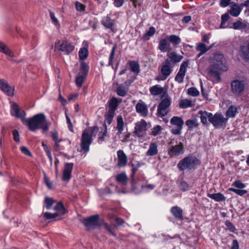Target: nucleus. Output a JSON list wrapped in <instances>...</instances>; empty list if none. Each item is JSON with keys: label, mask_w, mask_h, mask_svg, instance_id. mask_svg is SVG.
Returning a JSON list of instances; mask_svg holds the SVG:
<instances>
[{"label": "nucleus", "mask_w": 249, "mask_h": 249, "mask_svg": "<svg viewBox=\"0 0 249 249\" xmlns=\"http://www.w3.org/2000/svg\"><path fill=\"white\" fill-rule=\"evenodd\" d=\"M24 123L28 126L29 129L32 131L38 129H42L43 131H47L50 125L43 113L36 114L28 119H25Z\"/></svg>", "instance_id": "obj_2"}, {"label": "nucleus", "mask_w": 249, "mask_h": 249, "mask_svg": "<svg viewBox=\"0 0 249 249\" xmlns=\"http://www.w3.org/2000/svg\"><path fill=\"white\" fill-rule=\"evenodd\" d=\"M163 89L159 85L151 87L149 89L150 93L154 96L159 95L163 92Z\"/></svg>", "instance_id": "obj_28"}, {"label": "nucleus", "mask_w": 249, "mask_h": 249, "mask_svg": "<svg viewBox=\"0 0 249 249\" xmlns=\"http://www.w3.org/2000/svg\"><path fill=\"white\" fill-rule=\"evenodd\" d=\"M161 130V126L160 125H157L152 128L151 134L152 135L156 136L159 134Z\"/></svg>", "instance_id": "obj_57"}, {"label": "nucleus", "mask_w": 249, "mask_h": 249, "mask_svg": "<svg viewBox=\"0 0 249 249\" xmlns=\"http://www.w3.org/2000/svg\"><path fill=\"white\" fill-rule=\"evenodd\" d=\"M75 8L77 11L83 12L85 10L86 6L79 1H76Z\"/></svg>", "instance_id": "obj_58"}, {"label": "nucleus", "mask_w": 249, "mask_h": 249, "mask_svg": "<svg viewBox=\"0 0 249 249\" xmlns=\"http://www.w3.org/2000/svg\"><path fill=\"white\" fill-rule=\"evenodd\" d=\"M188 94L193 96H197L199 95V91L195 88H190L188 89Z\"/></svg>", "instance_id": "obj_56"}, {"label": "nucleus", "mask_w": 249, "mask_h": 249, "mask_svg": "<svg viewBox=\"0 0 249 249\" xmlns=\"http://www.w3.org/2000/svg\"><path fill=\"white\" fill-rule=\"evenodd\" d=\"M229 190L235 193L236 194L240 196H243L247 193V191L245 190L236 189L232 188H230Z\"/></svg>", "instance_id": "obj_52"}, {"label": "nucleus", "mask_w": 249, "mask_h": 249, "mask_svg": "<svg viewBox=\"0 0 249 249\" xmlns=\"http://www.w3.org/2000/svg\"><path fill=\"white\" fill-rule=\"evenodd\" d=\"M210 48H207L206 46L203 43H199L197 44L196 50L197 51L201 52V53H205Z\"/></svg>", "instance_id": "obj_47"}, {"label": "nucleus", "mask_w": 249, "mask_h": 249, "mask_svg": "<svg viewBox=\"0 0 249 249\" xmlns=\"http://www.w3.org/2000/svg\"><path fill=\"white\" fill-rule=\"evenodd\" d=\"M117 154L118 158V166L120 167L125 166L127 162V158L125 154L122 150H119L117 151Z\"/></svg>", "instance_id": "obj_20"}, {"label": "nucleus", "mask_w": 249, "mask_h": 249, "mask_svg": "<svg viewBox=\"0 0 249 249\" xmlns=\"http://www.w3.org/2000/svg\"><path fill=\"white\" fill-rule=\"evenodd\" d=\"M117 125L115 128L117 130L116 134L120 135L122 134L124 130L125 123L124 121L123 116L121 115H119L116 118Z\"/></svg>", "instance_id": "obj_21"}, {"label": "nucleus", "mask_w": 249, "mask_h": 249, "mask_svg": "<svg viewBox=\"0 0 249 249\" xmlns=\"http://www.w3.org/2000/svg\"><path fill=\"white\" fill-rule=\"evenodd\" d=\"M199 114L200 115L201 122L203 124H206L207 119L210 122V118L212 116V113L207 111H199Z\"/></svg>", "instance_id": "obj_29"}, {"label": "nucleus", "mask_w": 249, "mask_h": 249, "mask_svg": "<svg viewBox=\"0 0 249 249\" xmlns=\"http://www.w3.org/2000/svg\"><path fill=\"white\" fill-rule=\"evenodd\" d=\"M0 52L10 56L14 57L13 53L2 42L0 41Z\"/></svg>", "instance_id": "obj_33"}, {"label": "nucleus", "mask_w": 249, "mask_h": 249, "mask_svg": "<svg viewBox=\"0 0 249 249\" xmlns=\"http://www.w3.org/2000/svg\"><path fill=\"white\" fill-rule=\"evenodd\" d=\"M212 64L208 69L211 77L217 82L220 81L221 78L219 73L220 71H226L228 67L226 64V59L221 53H214L211 62Z\"/></svg>", "instance_id": "obj_1"}, {"label": "nucleus", "mask_w": 249, "mask_h": 249, "mask_svg": "<svg viewBox=\"0 0 249 249\" xmlns=\"http://www.w3.org/2000/svg\"><path fill=\"white\" fill-rule=\"evenodd\" d=\"M158 145L156 142H151L149 148L146 152L147 156H154L158 153Z\"/></svg>", "instance_id": "obj_25"}, {"label": "nucleus", "mask_w": 249, "mask_h": 249, "mask_svg": "<svg viewBox=\"0 0 249 249\" xmlns=\"http://www.w3.org/2000/svg\"><path fill=\"white\" fill-rule=\"evenodd\" d=\"M166 39L175 46L179 44L181 42V39L179 37L174 35L167 36Z\"/></svg>", "instance_id": "obj_39"}, {"label": "nucleus", "mask_w": 249, "mask_h": 249, "mask_svg": "<svg viewBox=\"0 0 249 249\" xmlns=\"http://www.w3.org/2000/svg\"><path fill=\"white\" fill-rule=\"evenodd\" d=\"M167 56L170 59L169 61L173 63H176L180 62L183 58V56L177 54L175 52H172L167 53Z\"/></svg>", "instance_id": "obj_27"}, {"label": "nucleus", "mask_w": 249, "mask_h": 249, "mask_svg": "<svg viewBox=\"0 0 249 249\" xmlns=\"http://www.w3.org/2000/svg\"><path fill=\"white\" fill-rule=\"evenodd\" d=\"M246 83L243 80L235 79L231 82V91L236 96H240L246 88Z\"/></svg>", "instance_id": "obj_5"}, {"label": "nucleus", "mask_w": 249, "mask_h": 249, "mask_svg": "<svg viewBox=\"0 0 249 249\" xmlns=\"http://www.w3.org/2000/svg\"><path fill=\"white\" fill-rule=\"evenodd\" d=\"M191 105V101L187 100V99H185V100H182L180 102L179 107L180 108H187V107H190Z\"/></svg>", "instance_id": "obj_53"}, {"label": "nucleus", "mask_w": 249, "mask_h": 249, "mask_svg": "<svg viewBox=\"0 0 249 249\" xmlns=\"http://www.w3.org/2000/svg\"><path fill=\"white\" fill-rule=\"evenodd\" d=\"M52 138L54 142L58 141H64L65 142H67L68 144L70 145L71 144V141H67L66 140H63L62 139H59L58 137V133L57 131L55 130L53 131L52 132Z\"/></svg>", "instance_id": "obj_45"}, {"label": "nucleus", "mask_w": 249, "mask_h": 249, "mask_svg": "<svg viewBox=\"0 0 249 249\" xmlns=\"http://www.w3.org/2000/svg\"><path fill=\"white\" fill-rule=\"evenodd\" d=\"M129 165H131L132 167L130 177L131 179L134 180L135 173L138 170L139 168L141 166V164L139 162H137L136 164L131 163Z\"/></svg>", "instance_id": "obj_43"}, {"label": "nucleus", "mask_w": 249, "mask_h": 249, "mask_svg": "<svg viewBox=\"0 0 249 249\" xmlns=\"http://www.w3.org/2000/svg\"><path fill=\"white\" fill-rule=\"evenodd\" d=\"M80 67L81 70L85 72L84 74L86 75L89 70L88 65L84 61H82L80 64Z\"/></svg>", "instance_id": "obj_62"}, {"label": "nucleus", "mask_w": 249, "mask_h": 249, "mask_svg": "<svg viewBox=\"0 0 249 249\" xmlns=\"http://www.w3.org/2000/svg\"><path fill=\"white\" fill-rule=\"evenodd\" d=\"M118 106V100L115 97H113L109 102L108 111L114 112L115 113V111Z\"/></svg>", "instance_id": "obj_31"}, {"label": "nucleus", "mask_w": 249, "mask_h": 249, "mask_svg": "<svg viewBox=\"0 0 249 249\" xmlns=\"http://www.w3.org/2000/svg\"><path fill=\"white\" fill-rule=\"evenodd\" d=\"M62 141H58L54 142V148L55 151H58L65 149L64 146L61 145L60 144V142Z\"/></svg>", "instance_id": "obj_60"}, {"label": "nucleus", "mask_w": 249, "mask_h": 249, "mask_svg": "<svg viewBox=\"0 0 249 249\" xmlns=\"http://www.w3.org/2000/svg\"><path fill=\"white\" fill-rule=\"evenodd\" d=\"M225 224L227 227L228 229L231 232H234L235 230V226L229 220L225 222Z\"/></svg>", "instance_id": "obj_59"}, {"label": "nucleus", "mask_w": 249, "mask_h": 249, "mask_svg": "<svg viewBox=\"0 0 249 249\" xmlns=\"http://www.w3.org/2000/svg\"><path fill=\"white\" fill-rule=\"evenodd\" d=\"M42 215L44 217L47 219H51L59 216L58 213H52L48 212L44 213Z\"/></svg>", "instance_id": "obj_54"}, {"label": "nucleus", "mask_w": 249, "mask_h": 249, "mask_svg": "<svg viewBox=\"0 0 249 249\" xmlns=\"http://www.w3.org/2000/svg\"><path fill=\"white\" fill-rule=\"evenodd\" d=\"M179 187L180 189L183 192L189 190L190 188L189 185L185 181H181L180 182Z\"/></svg>", "instance_id": "obj_55"}, {"label": "nucleus", "mask_w": 249, "mask_h": 249, "mask_svg": "<svg viewBox=\"0 0 249 249\" xmlns=\"http://www.w3.org/2000/svg\"><path fill=\"white\" fill-rule=\"evenodd\" d=\"M54 210L57 212L56 213H58L59 216L63 215L67 212L63 203L61 202H59L57 203L54 207Z\"/></svg>", "instance_id": "obj_37"}, {"label": "nucleus", "mask_w": 249, "mask_h": 249, "mask_svg": "<svg viewBox=\"0 0 249 249\" xmlns=\"http://www.w3.org/2000/svg\"><path fill=\"white\" fill-rule=\"evenodd\" d=\"M116 48V45H115L112 48L111 51L110 52L109 57V62L108 65V66H113V61L114 58L115 52Z\"/></svg>", "instance_id": "obj_49"}, {"label": "nucleus", "mask_w": 249, "mask_h": 249, "mask_svg": "<svg viewBox=\"0 0 249 249\" xmlns=\"http://www.w3.org/2000/svg\"><path fill=\"white\" fill-rule=\"evenodd\" d=\"M233 185L240 189H243L246 187L245 184L242 183L240 180L235 181L233 183Z\"/></svg>", "instance_id": "obj_61"}, {"label": "nucleus", "mask_w": 249, "mask_h": 249, "mask_svg": "<svg viewBox=\"0 0 249 249\" xmlns=\"http://www.w3.org/2000/svg\"><path fill=\"white\" fill-rule=\"evenodd\" d=\"M166 39H162L160 41L158 48L162 52H169L171 50L170 44Z\"/></svg>", "instance_id": "obj_22"}, {"label": "nucleus", "mask_w": 249, "mask_h": 249, "mask_svg": "<svg viewBox=\"0 0 249 249\" xmlns=\"http://www.w3.org/2000/svg\"><path fill=\"white\" fill-rule=\"evenodd\" d=\"M114 115L115 113L108 111H107L105 115L104 127H105V124L107 125L106 124L110 125L112 123Z\"/></svg>", "instance_id": "obj_36"}, {"label": "nucleus", "mask_w": 249, "mask_h": 249, "mask_svg": "<svg viewBox=\"0 0 249 249\" xmlns=\"http://www.w3.org/2000/svg\"><path fill=\"white\" fill-rule=\"evenodd\" d=\"M210 119V123L213 126L218 128L225 126L228 119L224 117L221 113H216L214 115L212 114V116Z\"/></svg>", "instance_id": "obj_8"}, {"label": "nucleus", "mask_w": 249, "mask_h": 249, "mask_svg": "<svg viewBox=\"0 0 249 249\" xmlns=\"http://www.w3.org/2000/svg\"><path fill=\"white\" fill-rule=\"evenodd\" d=\"M0 89L9 96L14 95V88L10 87L8 83L3 79H0Z\"/></svg>", "instance_id": "obj_18"}, {"label": "nucleus", "mask_w": 249, "mask_h": 249, "mask_svg": "<svg viewBox=\"0 0 249 249\" xmlns=\"http://www.w3.org/2000/svg\"><path fill=\"white\" fill-rule=\"evenodd\" d=\"M173 70L170 66V61L169 59H166L162 64L161 68V76L157 77L158 80H165L171 73Z\"/></svg>", "instance_id": "obj_12"}, {"label": "nucleus", "mask_w": 249, "mask_h": 249, "mask_svg": "<svg viewBox=\"0 0 249 249\" xmlns=\"http://www.w3.org/2000/svg\"><path fill=\"white\" fill-rule=\"evenodd\" d=\"M92 133L89 129H85L82 133L81 148V150L87 153L89 150V146L92 143Z\"/></svg>", "instance_id": "obj_6"}, {"label": "nucleus", "mask_w": 249, "mask_h": 249, "mask_svg": "<svg viewBox=\"0 0 249 249\" xmlns=\"http://www.w3.org/2000/svg\"><path fill=\"white\" fill-rule=\"evenodd\" d=\"M184 153V145L179 142L175 145H172L168 149V154L170 157L178 156Z\"/></svg>", "instance_id": "obj_11"}, {"label": "nucleus", "mask_w": 249, "mask_h": 249, "mask_svg": "<svg viewBox=\"0 0 249 249\" xmlns=\"http://www.w3.org/2000/svg\"><path fill=\"white\" fill-rule=\"evenodd\" d=\"M89 55L88 47H83L80 49L78 52V56L80 60L84 61Z\"/></svg>", "instance_id": "obj_32"}, {"label": "nucleus", "mask_w": 249, "mask_h": 249, "mask_svg": "<svg viewBox=\"0 0 249 249\" xmlns=\"http://www.w3.org/2000/svg\"><path fill=\"white\" fill-rule=\"evenodd\" d=\"M50 16L53 23L57 29H59L60 27V24L58 19L55 17L54 14L53 12L50 11Z\"/></svg>", "instance_id": "obj_48"}, {"label": "nucleus", "mask_w": 249, "mask_h": 249, "mask_svg": "<svg viewBox=\"0 0 249 249\" xmlns=\"http://www.w3.org/2000/svg\"><path fill=\"white\" fill-rule=\"evenodd\" d=\"M170 124L177 126V127L172 129L171 132L175 135L180 134L184 124L182 119L178 116H174L170 120Z\"/></svg>", "instance_id": "obj_9"}, {"label": "nucleus", "mask_w": 249, "mask_h": 249, "mask_svg": "<svg viewBox=\"0 0 249 249\" xmlns=\"http://www.w3.org/2000/svg\"><path fill=\"white\" fill-rule=\"evenodd\" d=\"M102 24L106 28L111 29L113 26V20L109 17H104L101 20Z\"/></svg>", "instance_id": "obj_30"}, {"label": "nucleus", "mask_w": 249, "mask_h": 249, "mask_svg": "<svg viewBox=\"0 0 249 249\" xmlns=\"http://www.w3.org/2000/svg\"><path fill=\"white\" fill-rule=\"evenodd\" d=\"M237 112V107L235 106H231L226 111V116L228 118L234 117Z\"/></svg>", "instance_id": "obj_38"}, {"label": "nucleus", "mask_w": 249, "mask_h": 249, "mask_svg": "<svg viewBox=\"0 0 249 249\" xmlns=\"http://www.w3.org/2000/svg\"><path fill=\"white\" fill-rule=\"evenodd\" d=\"M131 71L137 74L140 72V65L138 62L134 61H131L129 62Z\"/></svg>", "instance_id": "obj_40"}, {"label": "nucleus", "mask_w": 249, "mask_h": 249, "mask_svg": "<svg viewBox=\"0 0 249 249\" xmlns=\"http://www.w3.org/2000/svg\"><path fill=\"white\" fill-rule=\"evenodd\" d=\"M170 212L176 219L183 220V211L180 207L177 206H173L171 208Z\"/></svg>", "instance_id": "obj_24"}, {"label": "nucleus", "mask_w": 249, "mask_h": 249, "mask_svg": "<svg viewBox=\"0 0 249 249\" xmlns=\"http://www.w3.org/2000/svg\"><path fill=\"white\" fill-rule=\"evenodd\" d=\"M242 11V7L237 3L233 4L228 12L233 17H238Z\"/></svg>", "instance_id": "obj_23"}, {"label": "nucleus", "mask_w": 249, "mask_h": 249, "mask_svg": "<svg viewBox=\"0 0 249 249\" xmlns=\"http://www.w3.org/2000/svg\"><path fill=\"white\" fill-rule=\"evenodd\" d=\"M73 167V163L67 162L65 164L62 177V179L64 181L68 182L71 178Z\"/></svg>", "instance_id": "obj_16"}, {"label": "nucleus", "mask_w": 249, "mask_h": 249, "mask_svg": "<svg viewBox=\"0 0 249 249\" xmlns=\"http://www.w3.org/2000/svg\"><path fill=\"white\" fill-rule=\"evenodd\" d=\"M86 74L79 75L76 79V84L77 87H81L86 78Z\"/></svg>", "instance_id": "obj_51"}, {"label": "nucleus", "mask_w": 249, "mask_h": 249, "mask_svg": "<svg viewBox=\"0 0 249 249\" xmlns=\"http://www.w3.org/2000/svg\"><path fill=\"white\" fill-rule=\"evenodd\" d=\"M135 108L136 112L142 117H146L148 114V107L145 103L142 100L136 104Z\"/></svg>", "instance_id": "obj_17"}, {"label": "nucleus", "mask_w": 249, "mask_h": 249, "mask_svg": "<svg viewBox=\"0 0 249 249\" xmlns=\"http://www.w3.org/2000/svg\"><path fill=\"white\" fill-rule=\"evenodd\" d=\"M172 103L171 99L168 96L163 97L158 106L157 114L159 117H163L170 112Z\"/></svg>", "instance_id": "obj_4"}, {"label": "nucleus", "mask_w": 249, "mask_h": 249, "mask_svg": "<svg viewBox=\"0 0 249 249\" xmlns=\"http://www.w3.org/2000/svg\"><path fill=\"white\" fill-rule=\"evenodd\" d=\"M186 125L187 126L189 129H192L195 126H197L198 124L196 120H188L186 122Z\"/></svg>", "instance_id": "obj_50"}, {"label": "nucleus", "mask_w": 249, "mask_h": 249, "mask_svg": "<svg viewBox=\"0 0 249 249\" xmlns=\"http://www.w3.org/2000/svg\"><path fill=\"white\" fill-rule=\"evenodd\" d=\"M66 118L67 123L68 124L69 129L70 130V131L73 132V125H72V123L71 121L70 118L68 116L67 113H66Z\"/></svg>", "instance_id": "obj_63"}, {"label": "nucleus", "mask_w": 249, "mask_h": 249, "mask_svg": "<svg viewBox=\"0 0 249 249\" xmlns=\"http://www.w3.org/2000/svg\"><path fill=\"white\" fill-rule=\"evenodd\" d=\"M107 126L105 124L104 131L103 132L101 131L99 133L98 142L99 143H102L104 141V138L107 136Z\"/></svg>", "instance_id": "obj_46"}, {"label": "nucleus", "mask_w": 249, "mask_h": 249, "mask_svg": "<svg viewBox=\"0 0 249 249\" xmlns=\"http://www.w3.org/2000/svg\"><path fill=\"white\" fill-rule=\"evenodd\" d=\"M201 163L200 161L195 156L189 155L180 160L178 164L180 171L195 170Z\"/></svg>", "instance_id": "obj_3"}, {"label": "nucleus", "mask_w": 249, "mask_h": 249, "mask_svg": "<svg viewBox=\"0 0 249 249\" xmlns=\"http://www.w3.org/2000/svg\"><path fill=\"white\" fill-rule=\"evenodd\" d=\"M188 61H183L181 63L179 71L175 77V81L179 84L183 82L184 78L186 72L187 68L188 67Z\"/></svg>", "instance_id": "obj_14"}, {"label": "nucleus", "mask_w": 249, "mask_h": 249, "mask_svg": "<svg viewBox=\"0 0 249 249\" xmlns=\"http://www.w3.org/2000/svg\"><path fill=\"white\" fill-rule=\"evenodd\" d=\"M11 114L12 116L20 118L24 123L26 113L24 110L20 109L19 106L15 103H12L11 104Z\"/></svg>", "instance_id": "obj_15"}, {"label": "nucleus", "mask_w": 249, "mask_h": 249, "mask_svg": "<svg viewBox=\"0 0 249 249\" xmlns=\"http://www.w3.org/2000/svg\"><path fill=\"white\" fill-rule=\"evenodd\" d=\"M148 129V124L142 119L135 124L134 133L139 137H142Z\"/></svg>", "instance_id": "obj_13"}, {"label": "nucleus", "mask_w": 249, "mask_h": 249, "mask_svg": "<svg viewBox=\"0 0 249 249\" xmlns=\"http://www.w3.org/2000/svg\"><path fill=\"white\" fill-rule=\"evenodd\" d=\"M55 47L67 54L71 53L74 49V46L72 43L67 40H58Z\"/></svg>", "instance_id": "obj_7"}, {"label": "nucleus", "mask_w": 249, "mask_h": 249, "mask_svg": "<svg viewBox=\"0 0 249 249\" xmlns=\"http://www.w3.org/2000/svg\"><path fill=\"white\" fill-rule=\"evenodd\" d=\"M232 27L235 30L245 29L249 28V24L240 21H237L233 23Z\"/></svg>", "instance_id": "obj_34"}, {"label": "nucleus", "mask_w": 249, "mask_h": 249, "mask_svg": "<svg viewBox=\"0 0 249 249\" xmlns=\"http://www.w3.org/2000/svg\"><path fill=\"white\" fill-rule=\"evenodd\" d=\"M156 30L154 27H151L149 28L148 31L143 36V39L145 40H147L149 39V37L152 36L155 33Z\"/></svg>", "instance_id": "obj_44"}, {"label": "nucleus", "mask_w": 249, "mask_h": 249, "mask_svg": "<svg viewBox=\"0 0 249 249\" xmlns=\"http://www.w3.org/2000/svg\"><path fill=\"white\" fill-rule=\"evenodd\" d=\"M207 196L216 202H223L226 200V197L220 193L216 194H207Z\"/></svg>", "instance_id": "obj_26"}, {"label": "nucleus", "mask_w": 249, "mask_h": 249, "mask_svg": "<svg viewBox=\"0 0 249 249\" xmlns=\"http://www.w3.org/2000/svg\"><path fill=\"white\" fill-rule=\"evenodd\" d=\"M241 56L249 62V39L244 42L240 47Z\"/></svg>", "instance_id": "obj_19"}, {"label": "nucleus", "mask_w": 249, "mask_h": 249, "mask_svg": "<svg viewBox=\"0 0 249 249\" xmlns=\"http://www.w3.org/2000/svg\"><path fill=\"white\" fill-rule=\"evenodd\" d=\"M99 215H94L84 219L83 223L88 230L94 229L99 225Z\"/></svg>", "instance_id": "obj_10"}, {"label": "nucleus", "mask_w": 249, "mask_h": 249, "mask_svg": "<svg viewBox=\"0 0 249 249\" xmlns=\"http://www.w3.org/2000/svg\"><path fill=\"white\" fill-rule=\"evenodd\" d=\"M117 181L123 185H125L127 183V178L124 173L118 174L116 176Z\"/></svg>", "instance_id": "obj_41"}, {"label": "nucleus", "mask_w": 249, "mask_h": 249, "mask_svg": "<svg viewBox=\"0 0 249 249\" xmlns=\"http://www.w3.org/2000/svg\"><path fill=\"white\" fill-rule=\"evenodd\" d=\"M128 89L124 86L119 85L117 87L115 91L118 95L124 97L128 92Z\"/></svg>", "instance_id": "obj_35"}, {"label": "nucleus", "mask_w": 249, "mask_h": 249, "mask_svg": "<svg viewBox=\"0 0 249 249\" xmlns=\"http://www.w3.org/2000/svg\"><path fill=\"white\" fill-rule=\"evenodd\" d=\"M20 150L21 152L25 155L27 156H31L32 155L31 153L29 151L28 148H27L25 146H21L20 147Z\"/></svg>", "instance_id": "obj_64"}, {"label": "nucleus", "mask_w": 249, "mask_h": 249, "mask_svg": "<svg viewBox=\"0 0 249 249\" xmlns=\"http://www.w3.org/2000/svg\"><path fill=\"white\" fill-rule=\"evenodd\" d=\"M54 202V201L52 198L46 196L44 199V207H45L47 210H50L52 208Z\"/></svg>", "instance_id": "obj_42"}]
</instances>
